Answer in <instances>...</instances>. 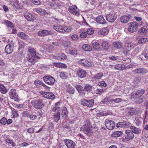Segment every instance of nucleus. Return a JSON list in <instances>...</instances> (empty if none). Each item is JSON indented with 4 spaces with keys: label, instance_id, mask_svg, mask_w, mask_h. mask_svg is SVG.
<instances>
[{
    "label": "nucleus",
    "instance_id": "15",
    "mask_svg": "<svg viewBox=\"0 0 148 148\" xmlns=\"http://www.w3.org/2000/svg\"><path fill=\"white\" fill-rule=\"evenodd\" d=\"M126 136L125 138L128 141L130 140H132L134 138V134L131 130H127L125 131Z\"/></svg>",
    "mask_w": 148,
    "mask_h": 148
},
{
    "label": "nucleus",
    "instance_id": "48",
    "mask_svg": "<svg viewBox=\"0 0 148 148\" xmlns=\"http://www.w3.org/2000/svg\"><path fill=\"white\" fill-rule=\"evenodd\" d=\"M138 32L139 33L142 34H145L147 32V29L145 28L142 27L140 28Z\"/></svg>",
    "mask_w": 148,
    "mask_h": 148
},
{
    "label": "nucleus",
    "instance_id": "7",
    "mask_svg": "<svg viewBox=\"0 0 148 148\" xmlns=\"http://www.w3.org/2000/svg\"><path fill=\"white\" fill-rule=\"evenodd\" d=\"M65 51L67 54H71L74 56H76L77 55V50L71 46L66 48L65 49Z\"/></svg>",
    "mask_w": 148,
    "mask_h": 148
},
{
    "label": "nucleus",
    "instance_id": "49",
    "mask_svg": "<svg viewBox=\"0 0 148 148\" xmlns=\"http://www.w3.org/2000/svg\"><path fill=\"white\" fill-rule=\"evenodd\" d=\"M60 77L62 79H66L68 77L67 74L63 72H60Z\"/></svg>",
    "mask_w": 148,
    "mask_h": 148
},
{
    "label": "nucleus",
    "instance_id": "24",
    "mask_svg": "<svg viewBox=\"0 0 148 148\" xmlns=\"http://www.w3.org/2000/svg\"><path fill=\"white\" fill-rule=\"evenodd\" d=\"M75 88L79 93V95L83 96L85 95L84 92L83 87L81 85H77L75 86Z\"/></svg>",
    "mask_w": 148,
    "mask_h": 148
},
{
    "label": "nucleus",
    "instance_id": "14",
    "mask_svg": "<svg viewBox=\"0 0 148 148\" xmlns=\"http://www.w3.org/2000/svg\"><path fill=\"white\" fill-rule=\"evenodd\" d=\"M38 36L42 37L51 35L53 34V33L50 31L43 30L38 31Z\"/></svg>",
    "mask_w": 148,
    "mask_h": 148
},
{
    "label": "nucleus",
    "instance_id": "2",
    "mask_svg": "<svg viewBox=\"0 0 148 148\" xmlns=\"http://www.w3.org/2000/svg\"><path fill=\"white\" fill-rule=\"evenodd\" d=\"M31 103L32 106L35 108L41 109L44 106L43 103V100L42 99L39 100L33 99L31 101Z\"/></svg>",
    "mask_w": 148,
    "mask_h": 148
},
{
    "label": "nucleus",
    "instance_id": "46",
    "mask_svg": "<svg viewBox=\"0 0 148 148\" xmlns=\"http://www.w3.org/2000/svg\"><path fill=\"white\" fill-rule=\"evenodd\" d=\"M92 87L90 84H87L84 88V90L86 91H90L91 90Z\"/></svg>",
    "mask_w": 148,
    "mask_h": 148
},
{
    "label": "nucleus",
    "instance_id": "20",
    "mask_svg": "<svg viewBox=\"0 0 148 148\" xmlns=\"http://www.w3.org/2000/svg\"><path fill=\"white\" fill-rule=\"evenodd\" d=\"M147 71L143 68L136 69L132 71V72L135 73L143 75L147 72Z\"/></svg>",
    "mask_w": 148,
    "mask_h": 148
},
{
    "label": "nucleus",
    "instance_id": "18",
    "mask_svg": "<svg viewBox=\"0 0 148 148\" xmlns=\"http://www.w3.org/2000/svg\"><path fill=\"white\" fill-rule=\"evenodd\" d=\"M79 62L81 65L85 66H90L91 63L87 59H83L80 60Z\"/></svg>",
    "mask_w": 148,
    "mask_h": 148
},
{
    "label": "nucleus",
    "instance_id": "21",
    "mask_svg": "<svg viewBox=\"0 0 148 148\" xmlns=\"http://www.w3.org/2000/svg\"><path fill=\"white\" fill-rule=\"evenodd\" d=\"M53 29L58 32L61 33L64 32V26H62L60 25H57L53 26Z\"/></svg>",
    "mask_w": 148,
    "mask_h": 148
},
{
    "label": "nucleus",
    "instance_id": "64",
    "mask_svg": "<svg viewBox=\"0 0 148 148\" xmlns=\"http://www.w3.org/2000/svg\"><path fill=\"white\" fill-rule=\"evenodd\" d=\"M145 99L144 97H142L138 99V100L136 101V102L137 103L140 104L142 103L144 101Z\"/></svg>",
    "mask_w": 148,
    "mask_h": 148
},
{
    "label": "nucleus",
    "instance_id": "40",
    "mask_svg": "<svg viewBox=\"0 0 148 148\" xmlns=\"http://www.w3.org/2000/svg\"><path fill=\"white\" fill-rule=\"evenodd\" d=\"M108 31L109 30L107 28H103L100 30V33L101 35H105L108 33Z\"/></svg>",
    "mask_w": 148,
    "mask_h": 148
},
{
    "label": "nucleus",
    "instance_id": "12",
    "mask_svg": "<svg viewBox=\"0 0 148 148\" xmlns=\"http://www.w3.org/2000/svg\"><path fill=\"white\" fill-rule=\"evenodd\" d=\"M64 141L65 145L68 148H74L75 146V143L71 140L66 139Z\"/></svg>",
    "mask_w": 148,
    "mask_h": 148
},
{
    "label": "nucleus",
    "instance_id": "44",
    "mask_svg": "<svg viewBox=\"0 0 148 148\" xmlns=\"http://www.w3.org/2000/svg\"><path fill=\"white\" fill-rule=\"evenodd\" d=\"M18 36L21 37V38L25 39L27 38V35L23 32H20L18 34Z\"/></svg>",
    "mask_w": 148,
    "mask_h": 148
},
{
    "label": "nucleus",
    "instance_id": "58",
    "mask_svg": "<svg viewBox=\"0 0 148 148\" xmlns=\"http://www.w3.org/2000/svg\"><path fill=\"white\" fill-rule=\"evenodd\" d=\"M94 32V31L93 29L91 28L88 29L86 32L87 34L89 35H91L93 34Z\"/></svg>",
    "mask_w": 148,
    "mask_h": 148
},
{
    "label": "nucleus",
    "instance_id": "10",
    "mask_svg": "<svg viewBox=\"0 0 148 148\" xmlns=\"http://www.w3.org/2000/svg\"><path fill=\"white\" fill-rule=\"evenodd\" d=\"M94 103V100L93 99L86 100L83 99L81 100V103L82 105L89 107H92Z\"/></svg>",
    "mask_w": 148,
    "mask_h": 148
},
{
    "label": "nucleus",
    "instance_id": "19",
    "mask_svg": "<svg viewBox=\"0 0 148 148\" xmlns=\"http://www.w3.org/2000/svg\"><path fill=\"white\" fill-rule=\"evenodd\" d=\"M39 58L36 54L35 55H28L27 57L28 61L31 62H33L36 60L37 59Z\"/></svg>",
    "mask_w": 148,
    "mask_h": 148
},
{
    "label": "nucleus",
    "instance_id": "43",
    "mask_svg": "<svg viewBox=\"0 0 148 148\" xmlns=\"http://www.w3.org/2000/svg\"><path fill=\"white\" fill-rule=\"evenodd\" d=\"M92 46L94 49L96 50H99L100 48V45L97 42H95L92 43Z\"/></svg>",
    "mask_w": 148,
    "mask_h": 148
},
{
    "label": "nucleus",
    "instance_id": "32",
    "mask_svg": "<svg viewBox=\"0 0 148 148\" xmlns=\"http://www.w3.org/2000/svg\"><path fill=\"white\" fill-rule=\"evenodd\" d=\"M82 49L86 51H90L92 50L91 46L87 44L84 45L82 46Z\"/></svg>",
    "mask_w": 148,
    "mask_h": 148
},
{
    "label": "nucleus",
    "instance_id": "11",
    "mask_svg": "<svg viewBox=\"0 0 148 148\" xmlns=\"http://www.w3.org/2000/svg\"><path fill=\"white\" fill-rule=\"evenodd\" d=\"M132 18V16L130 14L123 15L121 16L120 21L122 23H125L128 22Z\"/></svg>",
    "mask_w": 148,
    "mask_h": 148
},
{
    "label": "nucleus",
    "instance_id": "53",
    "mask_svg": "<svg viewBox=\"0 0 148 148\" xmlns=\"http://www.w3.org/2000/svg\"><path fill=\"white\" fill-rule=\"evenodd\" d=\"M123 52L124 54L126 56L129 55L130 53V51L126 48L123 49Z\"/></svg>",
    "mask_w": 148,
    "mask_h": 148
},
{
    "label": "nucleus",
    "instance_id": "39",
    "mask_svg": "<svg viewBox=\"0 0 148 148\" xmlns=\"http://www.w3.org/2000/svg\"><path fill=\"white\" fill-rule=\"evenodd\" d=\"M62 117H65L67 116L68 111L67 108L66 107H64L62 109Z\"/></svg>",
    "mask_w": 148,
    "mask_h": 148
},
{
    "label": "nucleus",
    "instance_id": "57",
    "mask_svg": "<svg viewBox=\"0 0 148 148\" xmlns=\"http://www.w3.org/2000/svg\"><path fill=\"white\" fill-rule=\"evenodd\" d=\"M104 92V90L103 88L99 89L98 88L95 91V93L96 94H100L101 93Z\"/></svg>",
    "mask_w": 148,
    "mask_h": 148
},
{
    "label": "nucleus",
    "instance_id": "63",
    "mask_svg": "<svg viewBox=\"0 0 148 148\" xmlns=\"http://www.w3.org/2000/svg\"><path fill=\"white\" fill-rule=\"evenodd\" d=\"M70 44V42L69 41H65L64 42L63 45L64 47H68V46Z\"/></svg>",
    "mask_w": 148,
    "mask_h": 148
},
{
    "label": "nucleus",
    "instance_id": "16",
    "mask_svg": "<svg viewBox=\"0 0 148 148\" xmlns=\"http://www.w3.org/2000/svg\"><path fill=\"white\" fill-rule=\"evenodd\" d=\"M14 47L13 44L12 43H10L7 45L5 48V52L8 54L11 53L13 51Z\"/></svg>",
    "mask_w": 148,
    "mask_h": 148
},
{
    "label": "nucleus",
    "instance_id": "34",
    "mask_svg": "<svg viewBox=\"0 0 148 148\" xmlns=\"http://www.w3.org/2000/svg\"><path fill=\"white\" fill-rule=\"evenodd\" d=\"M28 55H35L36 53V50L33 47H29L28 48Z\"/></svg>",
    "mask_w": 148,
    "mask_h": 148
},
{
    "label": "nucleus",
    "instance_id": "3",
    "mask_svg": "<svg viewBox=\"0 0 148 148\" xmlns=\"http://www.w3.org/2000/svg\"><path fill=\"white\" fill-rule=\"evenodd\" d=\"M145 90L144 89H141L134 91L131 93V98L133 99H136L141 97L144 93Z\"/></svg>",
    "mask_w": 148,
    "mask_h": 148
},
{
    "label": "nucleus",
    "instance_id": "4",
    "mask_svg": "<svg viewBox=\"0 0 148 148\" xmlns=\"http://www.w3.org/2000/svg\"><path fill=\"white\" fill-rule=\"evenodd\" d=\"M43 79L46 84L50 85H54L55 82L54 78L50 75H45L43 77Z\"/></svg>",
    "mask_w": 148,
    "mask_h": 148
},
{
    "label": "nucleus",
    "instance_id": "9",
    "mask_svg": "<svg viewBox=\"0 0 148 148\" xmlns=\"http://www.w3.org/2000/svg\"><path fill=\"white\" fill-rule=\"evenodd\" d=\"M25 18L28 21H33L36 20L35 16L28 12H25L24 14Z\"/></svg>",
    "mask_w": 148,
    "mask_h": 148
},
{
    "label": "nucleus",
    "instance_id": "6",
    "mask_svg": "<svg viewBox=\"0 0 148 148\" xmlns=\"http://www.w3.org/2000/svg\"><path fill=\"white\" fill-rule=\"evenodd\" d=\"M117 17V15L114 12H111L106 16L107 20L111 23L113 22L116 19Z\"/></svg>",
    "mask_w": 148,
    "mask_h": 148
},
{
    "label": "nucleus",
    "instance_id": "60",
    "mask_svg": "<svg viewBox=\"0 0 148 148\" xmlns=\"http://www.w3.org/2000/svg\"><path fill=\"white\" fill-rule=\"evenodd\" d=\"M7 119L5 117L2 118L0 121V123L2 125H5L6 123Z\"/></svg>",
    "mask_w": 148,
    "mask_h": 148
},
{
    "label": "nucleus",
    "instance_id": "52",
    "mask_svg": "<svg viewBox=\"0 0 148 148\" xmlns=\"http://www.w3.org/2000/svg\"><path fill=\"white\" fill-rule=\"evenodd\" d=\"M19 47L18 50H20L21 48H23L24 47L25 44L24 42L21 40L19 41Z\"/></svg>",
    "mask_w": 148,
    "mask_h": 148
},
{
    "label": "nucleus",
    "instance_id": "25",
    "mask_svg": "<svg viewBox=\"0 0 148 148\" xmlns=\"http://www.w3.org/2000/svg\"><path fill=\"white\" fill-rule=\"evenodd\" d=\"M43 95L44 97L48 99H53L55 98L54 95L51 92H45Z\"/></svg>",
    "mask_w": 148,
    "mask_h": 148
},
{
    "label": "nucleus",
    "instance_id": "62",
    "mask_svg": "<svg viewBox=\"0 0 148 148\" xmlns=\"http://www.w3.org/2000/svg\"><path fill=\"white\" fill-rule=\"evenodd\" d=\"M134 18L137 21H138L139 25H141L142 23V18L140 17H138L137 16H135Z\"/></svg>",
    "mask_w": 148,
    "mask_h": 148
},
{
    "label": "nucleus",
    "instance_id": "42",
    "mask_svg": "<svg viewBox=\"0 0 148 148\" xmlns=\"http://www.w3.org/2000/svg\"><path fill=\"white\" fill-rule=\"evenodd\" d=\"M36 11L38 13L43 15H44L46 14V11L42 9H37Z\"/></svg>",
    "mask_w": 148,
    "mask_h": 148
},
{
    "label": "nucleus",
    "instance_id": "41",
    "mask_svg": "<svg viewBox=\"0 0 148 148\" xmlns=\"http://www.w3.org/2000/svg\"><path fill=\"white\" fill-rule=\"evenodd\" d=\"M54 65L57 67L61 68H66L67 66L66 64L60 63H54Z\"/></svg>",
    "mask_w": 148,
    "mask_h": 148
},
{
    "label": "nucleus",
    "instance_id": "17",
    "mask_svg": "<svg viewBox=\"0 0 148 148\" xmlns=\"http://www.w3.org/2000/svg\"><path fill=\"white\" fill-rule=\"evenodd\" d=\"M9 95L11 98L15 100L18 99V95H17L16 91L15 89H12L9 92Z\"/></svg>",
    "mask_w": 148,
    "mask_h": 148
},
{
    "label": "nucleus",
    "instance_id": "36",
    "mask_svg": "<svg viewBox=\"0 0 148 148\" xmlns=\"http://www.w3.org/2000/svg\"><path fill=\"white\" fill-rule=\"evenodd\" d=\"M8 90L4 85L0 84V92L3 94L6 93Z\"/></svg>",
    "mask_w": 148,
    "mask_h": 148
},
{
    "label": "nucleus",
    "instance_id": "45",
    "mask_svg": "<svg viewBox=\"0 0 148 148\" xmlns=\"http://www.w3.org/2000/svg\"><path fill=\"white\" fill-rule=\"evenodd\" d=\"M52 111L55 113H60V108L57 106H55L52 109Z\"/></svg>",
    "mask_w": 148,
    "mask_h": 148
},
{
    "label": "nucleus",
    "instance_id": "61",
    "mask_svg": "<svg viewBox=\"0 0 148 148\" xmlns=\"http://www.w3.org/2000/svg\"><path fill=\"white\" fill-rule=\"evenodd\" d=\"M30 1L34 4L36 5H39L40 4V2L39 0H30Z\"/></svg>",
    "mask_w": 148,
    "mask_h": 148
},
{
    "label": "nucleus",
    "instance_id": "59",
    "mask_svg": "<svg viewBox=\"0 0 148 148\" xmlns=\"http://www.w3.org/2000/svg\"><path fill=\"white\" fill-rule=\"evenodd\" d=\"M5 141L6 143L11 144L13 147H14L15 146V145L12 140L9 138H7L6 139Z\"/></svg>",
    "mask_w": 148,
    "mask_h": 148
},
{
    "label": "nucleus",
    "instance_id": "26",
    "mask_svg": "<svg viewBox=\"0 0 148 148\" xmlns=\"http://www.w3.org/2000/svg\"><path fill=\"white\" fill-rule=\"evenodd\" d=\"M56 58L59 60H64L66 59L67 57L65 54L62 53L57 54L56 56Z\"/></svg>",
    "mask_w": 148,
    "mask_h": 148
},
{
    "label": "nucleus",
    "instance_id": "47",
    "mask_svg": "<svg viewBox=\"0 0 148 148\" xmlns=\"http://www.w3.org/2000/svg\"><path fill=\"white\" fill-rule=\"evenodd\" d=\"M5 22L7 26L11 27L12 28L14 27V25L10 21L7 20H5Z\"/></svg>",
    "mask_w": 148,
    "mask_h": 148
},
{
    "label": "nucleus",
    "instance_id": "28",
    "mask_svg": "<svg viewBox=\"0 0 148 148\" xmlns=\"http://www.w3.org/2000/svg\"><path fill=\"white\" fill-rule=\"evenodd\" d=\"M101 46L102 48L106 50L108 49L110 47V44L106 41H103L102 42Z\"/></svg>",
    "mask_w": 148,
    "mask_h": 148
},
{
    "label": "nucleus",
    "instance_id": "30",
    "mask_svg": "<svg viewBox=\"0 0 148 148\" xmlns=\"http://www.w3.org/2000/svg\"><path fill=\"white\" fill-rule=\"evenodd\" d=\"M113 45L114 48L119 49L123 47V45L121 42L117 41L113 42Z\"/></svg>",
    "mask_w": 148,
    "mask_h": 148
},
{
    "label": "nucleus",
    "instance_id": "23",
    "mask_svg": "<svg viewBox=\"0 0 148 148\" xmlns=\"http://www.w3.org/2000/svg\"><path fill=\"white\" fill-rule=\"evenodd\" d=\"M77 73L79 77L82 78L86 76V72L85 70L80 69L78 70Z\"/></svg>",
    "mask_w": 148,
    "mask_h": 148
},
{
    "label": "nucleus",
    "instance_id": "56",
    "mask_svg": "<svg viewBox=\"0 0 148 148\" xmlns=\"http://www.w3.org/2000/svg\"><path fill=\"white\" fill-rule=\"evenodd\" d=\"M64 32L68 33L71 32L72 30V28L71 27H67L66 26H64Z\"/></svg>",
    "mask_w": 148,
    "mask_h": 148
},
{
    "label": "nucleus",
    "instance_id": "51",
    "mask_svg": "<svg viewBox=\"0 0 148 148\" xmlns=\"http://www.w3.org/2000/svg\"><path fill=\"white\" fill-rule=\"evenodd\" d=\"M69 12L73 15L78 16H79L80 15V13L78 10H74L73 11L71 10Z\"/></svg>",
    "mask_w": 148,
    "mask_h": 148
},
{
    "label": "nucleus",
    "instance_id": "37",
    "mask_svg": "<svg viewBox=\"0 0 148 148\" xmlns=\"http://www.w3.org/2000/svg\"><path fill=\"white\" fill-rule=\"evenodd\" d=\"M60 113H55L53 115V119L54 121L58 123V121L60 119Z\"/></svg>",
    "mask_w": 148,
    "mask_h": 148
},
{
    "label": "nucleus",
    "instance_id": "31",
    "mask_svg": "<svg viewBox=\"0 0 148 148\" xmlns=\"http://www.w3.org/2000/svg\"><path fill=\"white\" fill-rule=\"evenodd\" d=\"M66 91L70 94H73L75 92V89L74 88L70 85H68L66 89Z\"/></svg>",
    "mask_w": 148,
    "mask_h": 148
},
{
    "label": "nucleus",
    "instance_id": "1",
    "mask_svg": "<svg viewBox=\"0 0 148 148\" xmlns=\"http://www.w3.org/2000/svg\"><path fill=\"white\" fill-rule=\"evenodd\" d=\"M93 128L90 121L87 119L85 120V124L81 127L80 130L88 136L90 137L93 133Z\"/></svg>",
    "mask_w": 148,
    "mask_h": 148
},
{
    "label": "nucleus",
    "instance_id": "55",
    "mask_svg": "<svg viewBox=\"0 0 148 148\" xmlns=\"http://www.w3.org/2000/svg\"><path fill=\"white\" fill-rule=\"evenodd\" d=\"M114 101L113 99H109L108 102V104H110V106L112 107H115V106L114 105Z\"/></svg>",
    "mask_w": 148,
    "mask_h": 148
},
{
    "label": "nucleus",
    "instance_id": "22",
    "mask_svg": "<svg viewBox=\"0 0 148 148\" xmlns=\"http://www.w3.org/2000/svg\"><path fill=\"white\" fill-rule=\"evenodd\" d=\"M130 128L133 133L138 135L141 134V130L140 129L134 126H131Z\"/></svg>",
    "mask_w": 148,
    "mask_h": 148
},
{
    "label": "nucleus",
    "instance_id": "50",
    "mask_svg": "<svg viewBox=\"0 0 148 148\" xmlns=\"http://www.w3.org/2000/svg\"><path fill=\"white\" fill-rule=\"evenodd\" d=\"M148 41V38H143L138 40V43L139 44H142L145 43Z\"/></svg>",
    "mask_w": 148,
    "mask_h": 148
},
{
    "label": "nucleus",
    "instance_id": "8",
    "mask_svg": "<svg viewBox=\"0 0 148 148\" xmlns=\"http://www.w3.org/2000/svg\"><path fill=\"white\" fill-rule=\"evenodd\" d=\"M106 127L108 130H112L115 127V122L113 121L107 119L105 121Z\"/></svg>",
    "mask_w": 148,
    "mask_h": 148
},
{
    "label": "nucleus",
    "instance_id": "54",
    "mask_svg": "<svg viewBox=\"0 0 148 148\" xmlns=\"http://www.w3.org/2000/svg\"><path fill=\"white\" fill-rule=\"evenodd\" d=\"M140 56H144L145 58L148 59V50L146 49L144 53L142 54Z\"/></svg>",
    "mask_w": 148,
    "mask_h": 148
},
{
    "label": "nucleus",
    "instance_id": "38",
    "mask_svg": "<svg viewBox=\"0 0 148 148\" xmlns=\"http://www.w3.org/2000/svg\"><path fill=\"white\" fill-rule=\"evenodd\" d=\"M125 67V65L121 64H118L114 66L115 69L120 70H124Z\"/></svg>",
    "mask_w": 148,
    "mask_h": 148
},
{
    "label": "nucleus",
    "instance_id": "29",
    "mask_svg": "<svg viewBox=\"0 0 148 148\" xmlns=\"http://www.w3.org/2000/svg\"><path fill=\"white\" fill-rule=\"evenodd\" d=\"M127 114L128 115H133L135 114V109L134 108H128L127 109Z\"/></svg>",
    "mask_w": 148,
    "mask_h": 148
},
{
    "label": "nucleus",
    "instance_id": "5",
    "mask_svg": "<svg viewBox=\"0 0 148 148\" xmlns=\"http://www.w3.org/2000/svg\"><path fill=\"white\" fill-rule=\"evenodd\" d=\"M129 24L130 25L128 29V31L130 32H136L139 25V24L135 22L130 23Z\"/></svg>",
    "mask_w": 148,
    "mask_h": 148
},
{
    "label": "nucleus",
    "instance_id": "35",
    "mask_svg": "<svg viewBox=\"0 0 148 148\" xmlns=\"http://www.w3.org/2000/svg\"><path fill=\"white\" fill-rule=\"evenodd\" d=\"M103 76V73L102 72H100L95 75L93 77V78L95 80H97L101 79Z\"/></svg>",
    "mask_w": 148,
    "mask_h": 148
},
{
    "label": "nucleus",
    "instance_id": "13",
    "mask_svg": "<svg viewBox=\"0 0 148 148\" xmlns=\"http://www.w3.org/2000/svg\"><path fill=\"white\" fill-rule=\"evenodd\" d=\"M130 123L127 121L119 122L117 123L116 126L117 128H124L129 127Z\"/></svg>",
    "mask_w": 148,
    "mask_h": 148
},
{
    "label": "nucleus",
    "instance_id": "27",
    "mask_svg": "<svg viewBox=\"0 0 148 148\" xmlns=\"http://www.w3.org/2000/svg\"><path fill=\"white\" fill-rule=\"evenodd\" d=\"M96 21L97 22L102 24L105 23L106 22L103 17L101 16H99L96 18Z\"/></svg>",
    "mask_w": 148,
    "mask_h": 148
},
{
    "label": "nucleus",
    "instance_id": "33",
    "mask_svg": "<svg viewBox=\"0 0 148 148\" xmlns=\"http://www.w3.org/2000/svg\"><path fill=\"white\" fill-rule=\"evenodd\" d=\"M123 134L122 131H116L114 132L112 135V137H117L120 136Z\"/></svg>",
    "mask_w": 148,
    "mask_h": 148
}]
</instances>
